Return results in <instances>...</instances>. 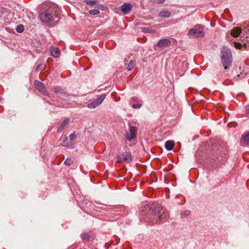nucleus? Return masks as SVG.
Here are the masks:
<instances>
[{
	"label": "nucleus",
	"mask_w": 249,
	"mask_h": 249,
	"mask_svg": "<svg viewBox=\"0 0 249 249\" xmlns=\"http://www.w3.org/2000/svg\"><path fill=\"white\" fill-rule=\"evenodd\" d=\"M50 52L52 56L54 57H58L60 55V51L58 48L56 47H52Z\"/></svg>",
	"instance_id": "obj_14"
},
{
	"label": "nucleus",
	"mask_w": 249,
	"mask_h": 249,
	"mask_svg": "<svg viewBox=\"0 0 249 249\" xmlns=\"http://www.w3.org/2000/svg\"><path fill=\"white\" fill-rule=\"evenodd\" d=\"M37 8L40 11L39 17L42 22L50 23L53 21L57 5L51 1H46L39 5Z\"/></svg>",
	"instance_id": "obj_2"
},
{
	"label": "nucleus",
	"mask_w": 249,
	"mask_h": 249,
	"mask_svg": "<svg viewBox=\"0 0 249 249\" xmlns=\"http://www.w3.org/2000/svg\"><path fill=\"white\" fill-rule=\"evenodd\" d=\"M132 160L131 155L130 152L125 151L122 155H118L117 157V161L119 162H131Z\"/></svg>",
	"instance_id": "obj_5"
},
{
	"label": "nucleus",
	"mask_w": 249,
	"mask_h": 249,
	"mask_svg": "<svg viewBox=\"0 0 249 249\" xmlns=\"http://www.w3.org/2000/svg\"><path fill=\"white\" fill-rule=\"evenodd\" d=\"M128 60H126V59H125L124 60L125 64L127 66V70L131 71L134 69L136 64H135V62L132 60H130L129 61L128 63H126V62H128Z\"/></svg>",
	"instance_id": "obj_15"
},
{
	"label": "nucleus",
	"mask_w": 249,
	"mask_h": 249,
	"mask_svg": "<svg viewBox=\"0 0 249 249\" xmlns=\"http://www.w3.org/2000/svg\"><path fill=\"white\" fill-rule=\"evenodd\" d=\"M73 143L72 142L68 141L67 137L65 138V140L62 142L61 145L64 147H71L73 145Z\"/></svg>",
	"instance_id": "obj_18"
},
{
	"label": "nucleus",
	"mask_w": 249,
	"mask_h": 249,
	"mask_svg": "<svg viewBox=\"0 0 249 249\" xmlns=\"http://www.w3.org/2000/svg\"><path fill=\"white\" fill-rule=\"evenodd\" d=\"M247 115H248V116H249V111H248V112H247Z\"/></svg>",
	"instance_id": "obj_32"
},
{
	"label": "nucleus",
	"mask_w": 249,
	"mask_h": 249,
	"mask_svg": "<svg viewBox=\"0 0 249 249\" xmlns=\"http://www.w3.org/2000/svg\"><path fill=\"white\" fill-rule=\"evenodd\" d=\"M54 91L59 95V97L62 99H66L69 97L64 89L59 86H55L53 88Z\"/></svg>",
	"instance_id": "obj_10"
},
{
	"label": "nucleus",
	"mask_w": 249,
	"mask_h": 249,
	"mask_svg": "<svg viewBox=\"0 0 249 249\" xmlns=\"http://www.w3.org/2000/svg\"><path fill=\"white\" fill-rule=\"evenodd\" d=\"M142 101H140V102L137 104H133L132 107L134 108H140L142 106Z\"/></svg>",
	"instance_id": "obj_26"
},
{
	"label": "nucleus",
	"mask_w": 249,
	"mask_h": 249,
	"mask_svg": "<svg viewBox=\"0 0 249 249\" xmlns=\"http://www.w3.org/2000/svg\"><path fill=\"white\" fill-rule=\"evenodd\" d=\"M89 13H90V14L91 15H97L98 14H99V11L98 9H92V10H89Z\"/></svg>",
	"instance_id": "obj_25"
},
{
	"label": "nucleus",
	"mask_w": 249,
	"mask_h": 249,
	"mask_svg": "<svg viewBox=\"0 0 249 249\" xmlns=\"http://www.w3.org/2000/svg\"><path fill=\"white\" fill-rule=\"evenodd\" d=\"M70 121V119L69 118H66L62 123L60 126L57 129V131L59 133H61L64 128L69 123Z\"/></svg>",
	"instance_id": "obj_12"
},
{
	"label": "nucleus",
	"mask_w": 249,
	"mask_h": 249,
	"mask_svg": "<svg viewBox=\"0 0 249 249\" xmlns=\"http://www.w3.org/2000/svg\"><path fill=\"white\" fill-rule=\"evenodd\" d=\"M203 30V27L198 24L190 29L187 35L190 37H193L194 38L202 37L204 36Z\"/></svg>",
	"instance_id": "obj_4"
},
{
	"label": "nucleus",
	"mask_w": 249,
	"mask_h": 249,
	"mask_svg": "<svg viewBox=\"0 0 249 249\" xmlns=\"http://www.w3.org/2000/svg\"><path fill=\"white\" fill-rule=\"evenodd\" d=\"M171 16V12L167 9L162 10L159 14L160 17L167 18Z\"/></svg>",
	"instance_id": "obj_13"
},
{
	"label": "nucleus",
	"mask_w": 249,
	"mask_h": 249,
	"mask_svg": "<svg viewBox=\"0 0 249 249\" xmlns=\"http://www.w3.org/2000/svg\"><path fill=\"white\" fill-rule=\"evenodd\" d=\"M164 0H150V2L153 4H159L162 3Z\"/></svg>",
	"instance_id": "obj_27"
},
{
	"label": "nucleus",
	"mask_w": 249,
	"mask_h": 249,
	"mask_svg": "<svg viewBox=\"0 0 249 249\" xmlns=\"http://www.w3.org/2000/svg\"><path fill=\"white\" fill-rule=\"evenodd\" d=\"M190 213V212L188 210H185L181 212V216L182 217H186Z\"/></svg>",
	"instance_id": "obj_24"
},
{
	"label": "nucleus",
	"mask_w": 249,
	"mask_h": 249,
	"mask_svg": "<svg viewBox=\"0 0 249 249\" xmlns=\"http://www.w3.org/2000/svg\"><path fill=\"white\" fill-rule=\"evenodd\" d=\"M23 31H24V26L22 25L19 24L17 26L16 31L18 33H21L23 32Z\"/></svg>",
	"instance_id": "obj_22"
},
{
	"label": "nucleus",
	"mask_w": 249,
	"mask_h": 249,
	"mask_svg": "<svg viewBox=\"0 0 249 249\" xmlns=\"http://www.w3.org/2000/svg\"><path fill=\"white\" fill-rule=\"evenodd\" d=\"M136 99H137V98H136V97H132V100L133 101H136Z\"/></svg>",
	"instance_id": "obj_31"
},
{
	"label": "nucleus",
	"mask_w": 249,
	"mask_h": 249,
	"mask_svg": "<svg viewBox=\"0 0 249 249\" xmlns=\"http://www.w3.org/2000/svg\"><path fill=\"white\" fill-rule=\"evenodd\" d=\"M242 139L246 145L249 146V132L244 136L243 135Z\"/></svg>",
	"instance_id": "obj_19"
},
{
	"label": "nucleus",
	"mask_w": 249,
	"mask_h": 249,
	"mask_svg": "<svg viewBox=\"0 0 249 249\" xmlns=\"http://www.w3.org/2000/svg\"><path fill=\"white\" fill-rule=\"evenodd\" d=\"M84 2L88 5L92 6L95 5L96 4L97 1L94 0H84Z\"/></svg>",
	"instance_id": "obj_20"
},
{
	"label": "nucleus",
	"mask_w": 249,
	"mask_h": 249,
	"mask_svg": "<svg viewBox=\"0 0 249 249\" xmlns=\"http://www.w3.org/2000/svg\"><path fill=\"white\" fill-rule=\"evenodd\" d=\"M132 5L131 4L127 3L123 4L121 7V11L124 14H128L132 10Z\"/></svg>",
	"instance_id": "obj_11"
},
{
	"label": "nucleus",
	"mask_w": 249,
	"mask_h": 249,
	"mask_svg": "<svg viewBox=\"0 0 249 249\" xmlns=\"http://www.w3.org/2000/svg\"><path fill=\"white\" fill-rule=\"evenodd\" d=\"M241 32L240 27H235L231 31V35L234 37L238 36Z\"/></svg>",
	"instance_id": "obj_17"
},
{
	"label": "nucleus",
	"mask_w": 249,
	"mask_h": 249,
	"mask_svg": "<svg viewBox=\"0 0 249 249\" xmlns=\"http://www.w3.org/2000/svg\"><path fill=\"white\" fill-rule=\"evenodd\" d=\"M90 236V234L88 233H84L81 234V238L83 240H89Z\"/></svg>",
	"instance_id": "obj_23"
},
{
	"label": "nucleus",
	"mask_w": 249,
	"mask_h": 249,
	"mask_svg": "<svg viewBox=\"0 0 249 249\" xmlns=\"http://www.w3.org/2000/svg\"><path fill=\"white\" fill-rule=\"evenodd\" d=\"M69 138L70 140V142H72V141L75 139L76 136L74 133H72L70 135Z\"/></svg>",
	"instance_id": "obj_28"
},
{
	"label": "nucleus",
	"mask_w": 249,
	"mask_h": 249,
	"mask_svg": "<svg viewBox=\"0 0 249 249\" xmlns=\"http://www.w3.org/2000/svg\"><path fill=\"white\" fill-rule=\"evenodd\" d=\"M171 45V41L169 39L163 38L159 40L158 43L154 46V49L157 50L158 48L161 49L166 48Z\"/></svg>",
	"instance_id": "obj_6"
},
{
	"label": "nucleus",
	"mask_w": 249,
	"mask_h": 249,
	"mask_svg": "<svg viewBox=\"0 0 249 249\" xmlns=\"http://www.w3.org/2000/svg\"><path fill=\"white\" fill-rule=\"evenodd\" d=\"M234 46L237 49H240L242 45L239 42H235Z\"/></svg>",
	"instance_id": "obj_29"
},
{
	"label": "nucleus",
	"mask_w": 249,
	"mask_h": 249,
	"mask_svg": "<svg viewBox=\"0 0 249 249\" xmlns=\"http://www.w3.org/2000/svg\"><path fill=\"white\" fill-rule=\"evenodd\" d=\"M142 31L145 33H151V30L147 28H143Z\"/></svg>",
	"instance_id": "obj_30"
},
{
	"label": "nucleus",
	"mask_w": 249,
	"mask_h": 249,
	"mask_svg": "<svg viewBox=\"0 0 249 249\" xmlns=\"http://www.w3.org/2000/svg\"><path fill=\"white\" fill-rule=\"evenodd\" d=\"M221 58L225 70L231 66L232 55L229 48L225 46L222 47L221 51Z\"/></svg>",
	"instance_id": "obj_3"
},
{
	"label": "nucleus",
	"mask_w": 249,
	"mask_h": 249,
	"mask_svg": "<svg viewBox=\"0 0 249 249\" xmlns=\"http://www.w3.org/2000/svg\"><path fill=\"white\" fill-rule=\"evenodd\" d=\"M149 211V207L145 208L140 213V218L142 219L145 222H148L151 224H159L166 221L169 218L168 212L163 207H158L151 212L150 214H146L147 211Z\"/></svg>",
	"instance_id": "obj_1"
},
{
	"label": "nucleus",
	"mask_w": 249,
	"mask_h": 249,
	"mask_svg": "<svg viewBox=\"0 0 249 249\" xmlns=\"http://www.w3.org/2000/svg\"><path fill=\"white\" fill-rule=\"evenodd\" d=\"M34 85L36 88L41 94H43L45 96H49L48 92L46 90L45 87L42 82L36 80L34 81Z\"/></svg>",
	"instance_id": "obj_9"
},
{
	"label": "nucleus",
	"mask_w": 249,
	"mask_h": 249,
	"mask_svg": "<svg viewBox=\"0 0 249 249\" xmlns=\"http://www.w3.org/2000/svg\"><path fill=\"white\" fill-rule=\"evenodd\" d=\"M73 163V160L71 158H67L64 161V163L70 166Z\"/></svg>",
	"instance_id": "obj_21"
},
{
	"label": "nucleus",
	"mask_w": 249,
	"mask_h": 249,
	"mask_svg": "<svg viewBox=\"0 0 249 249\" xmlns=\"http://www.w3.org/2000/svg\"><path fill=\"white\" fill-rule=\"evenodd\" d=\"M137 128L136 126L132 125L131 124H129L128 131L125 133V138L128 141H131L136 137Z\"/></svg>",
	"instance_id": "obj_7"
},
{
	"label": "nucleus",
	"mask_w": 249,
	"mask_h": 249,
	"mask_svg": "<svg viewBox=\"0 0 249 249\" xmlns=\"http://www.w3.org/2000/svg\"><path fill=\"white\" fill-rule=\"evenodd\" d=\"M174 146L175 143L172 141H167L165 142V147L167 150L170 151L172 150Z\"/></svg>",
	"instance_id": "obj_16"
},
{
	"label": "nucleus",
	"mask_w": 249,
	"mask_h": 249,
	"mask_svg": "<svg viewBox=\"0 0 249 249\" xmlns=\"http://www.w3.org/2000/svg\"><path fill=\"white\" fill-rule=\"evenodd\" d=\"M63 107H67L66 106H63Z\"/></svg>",
	"instance_id": "obj_33"
},
{
	"label": "nucleus",
	"mask_w": 249,
	"mask_h": 249,
	"mask_svg": "<svg viewBox=\"0 0 249 249\" xmlns=\"http://www.w3.org/2000/svg\"><path fill=\"white\" fill-rule=\"evenodd\" d=\"M106 97V94H102L96 100L88 104V107L90 109L95 108L99 106L104 101Z\"/></svg>",
	"instance_id": "obj_8"
}]
</instances>
